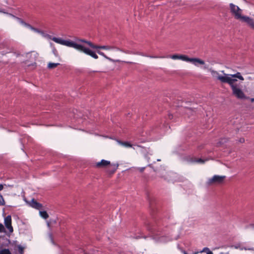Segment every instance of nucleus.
<instances>
[{"label":"nucleus","mask_w":254,"mask_h":254,"mask_svg":"<svg viewBox=\"0 0 254 254\" xmlns=\"http://www.w3.org/2000/svg\"><path fill=\"white\" fill-rule=\"evenodd\" d=\"M220 254H223V253H221Z\"/></svg>","instance_id":"nucleus-47"},{"label":"nucleus","mask_w":254,"mask_h":254,"mask_svg":"<svg viewBox=\"0 0 254 254\" xmlns=\"http://www.w3.org/2000/svg\"><path fill=\"white\" fill-rule=\"evenodd\" d=\"M110 162L105 160H102L100 162L96 163V166L98 168L105 167L110 165Z\"/></svg>","instance_id":"nucleus-11"},{"label":"nucleus","mask_w":254,"mask_h":254,"mask_svg":"<svg viewBox=\"0 0 254 254\" xmlns=\"http://www.w3.org/2000/svg\"><path fill=\"white\" fill-rule=\"evenodd\" d=\"M229 9L232 15L236 20L241 22H245L249 16L243 14V10L238 6L231 3L229 4Z\"/></svg>","instance_id":"nucleus-3"},{"label":"nucleus","mask_w":254,"mask_h":254,"mask_svg":"<svg viewBox=\"0 0 254 254\" xmlns=\"http://www.w3.org/2000/svg\"><path fill=\"white\" fill-rule=\"evenodd\" d=\"M0 254H11L8 249H4L0 251Z\"/></svg>","instance_id":"nucleus-21"},{"label":"nucleus","mask_w":254,"mask_h":254,"mask_svg":"<svg viewBox=\"0 0 254 254\" xmlns=\"http://www.w3.org/2000/svg\"><path fill=\"white\" fill-rule=\"evenodd\" d=\"M45 38L51 39L55 42L64 45L68 47L72 48L79 52H83L86 55L90 56L94 59H98V55L96 54L95 52L86 48L77 40L79 39H76L75 41H73L70 40H64L61 38L53 37L52 36L47 34L45 35Z\"/></svg>","instance_id":"nucleus-1"},{"label":"nucleus","mask_w":254,"mask_h":254,"mask_svg":"<svg viewBox=\"0 0 254 254\" xmlns=\"http://www.w3.org/2000/svg\"><path fill=\"white\" fill-rule=\"evenodd\" d=\"M206 254H213V253L211 251L209 250L207 252Z\"/></svg>","instance_id":"nucleus-38"},{"label":"nucleus","mask_w":254,"mask_h":254,"mask_svg":"<svg viewBox=\"0 0 254 254\" xmlns=\"http://www.w3.org/2000/svg\"><path fill=\"white\" fill-rule=\"evenodd\" d=\"M4 223L9 232L12 233L13 231V229L11 225V217L10 215H8L4 218Z\"/></svg>","instance_id":"nucleus-9"},{"label":"nucleus","mask_w":254,"mask_h":254,"mask_svg":"<svg viewBox=\"0 0 254 254\" xmlns=\"http://www.w3.org/2000/svg\"><path fill=\"white\" fill-rule=\"evenodd\" d=\"M118 143L125 147H131L132 145L128 142H122L119 140H117Z\"/></svg>","instance_id":"nucleus-16"},{"label":"nucleus","mask_w":254,"mask_h":254,"mask_svg":"<svg viewBox=\"0 0 254 254\" xmlns=\"http://www.w3.org/2000/svg\"><path fill=\"white\" fill-rule=\"evenodd\" d=\"M144 168H140V171L141 172H142V171H143L144 170Z\"/></svg>","instance_id":"nucleus-40"},{"label":"nucleus","mask_w":254,"mask_h":254,"mask_svg":"<svg viewBox=\"0 0 254 254\" xmlns=\"http://www.w3.org/2000/svg\"><path fill=\"white\" fill-rule=\"evenodd\" d=\"M207 69L210 72L213 78L219 80L222 83L224 82L227 73H225L224 70H221L220 71L222 73V74H221L219 72L213 69L212 68H209L208 67V69Z\"/></svg>","instance_id":"nucleus-6"},{"label":"nucleus","mask_w":254,"mask_h":254,"mask_svg":"<svg viewBox=\"0 0 254 254\" xmlns=\"http://www.w3.org/2000/svg\"><path fill=\"white\" fill-rule=\"evenodd\" d=\"M26 27H27L29 29H30L31 30L34 31V29H35V27H34L33 26H31L30 24H27V25H26Z\"/></svg>","instance_id":"nucleus-23"},{"label":"nucleus","mask_w":254,"mask_h":254,"mask_svg":"<svg viewBox=\"0 0 254 254\" xmlns=\"http://www.w3.org/2000/svg\"><path fill=\"white\" fill-rule=\"evenodd\" d=\"M18 249L20 253H22L23 252V248L21 246H18Z\"/></svg>","instance_id":"nucleus-32"},{"label":"nucleus","mask_w":254,"mask_h":254,"mask_svg":"<svg viewBox=\"0 0 254 254\" xmlns=\"http://www.w3.org/2000/svg\"><path fill=\"white\" fill-rule=\"evenodd\" d=\"M4 204V200L1 195L0 194V205H3Z\"/></svg>","instance_id":"nucleus-22"},{"label":"nucleus","mask_w":254,"mask_h":254,"mask_svg":"<svg viewBox=\"0 0 254 254\" xmlns=\"http://www.w3.org/2000/svg\"><path fill=\"white\" fill-rule=\"evenodd\" d=\"M39 34H41L43 37L45 38V35H47L43 31L40 30Z\"/></svg>","instance_id":"nucleus-29"},{"label":"nucleus","mask_w":254,"mask_h":254,"mask_svg":"<svg viewBox=\"0 0 254 254\" xmlns=\"http://www.w3.org/2000/svg\"><path fill=\"white\" fill-rule=\"evenodd\" d=\"M226 254H229V253L227 252V253H226Z\"/></svg>","instance_id":"nucleus-44"},{"label":"nucleus","mask_w":254,"mask_h":254,"mask_svg":"<svg viewBox=\"0 0 254 254\" xmlns=\"http://www.w3.org/2000/svg\"><path fill=\"white\" fill-rule=\"evenodd\" d=\"M196 162H198V163H203L204 162V161L201 159H199V160H197Z\"/></svg>","instance_id":"nucleus-37"},{"label":"nucleus","mask_w":254,"mask_h":254,"mask_svg":"<svg viewBox=\"0 0 254 254\" xmlns=\"http://www.w3.org/2000/svg\"><path fill=\"white\" fill-rule=\"evenodd\" d=\"M13 187V185H6V184H0V191L3 189H7L8 188H12Z\"/></svg>","instance_id":"nucleus-19"},{"label":"nucleus","mask_w":254,"mask_h":254,"mask_svg":"<svg viewBox=\"0 0 254 254\" xmlns=\"http://www.w3.org/2000/svg\"><path fill=\"white\" fill-rule=\"evenodd\" d=\"M39 214L41 217L45 219L48 218L49 217L48 213L45 211H40Z\"/></svg>","instance_id":"nucleus-17"},{"label":"nucleus","mask_w":254,"mask_h":254,"mask_svg":"<svg viewBox=\"0 0 254 254\" xmlns=\"http://www.w3.org/2000/svg\"><path fill=\"white\" fill-rule=\"evenodd\" d=\"M245 250H254V249H246V248H245Z\"/></svg>","instance_id":"nucleus-42"},{"label":"nucleus","mask_w":254,"mask_h":254,"mask_svg":"<svg viewBox=\"0 0 254 254\" xmlns=\"http://www.w3.org/2000/svg\"><path fill=\"white\" fill-rule=\"evenodd\" d=\"M168 241L166 240V238L164 237H162L160 238L159 242H166Z\"/></svg>","instance_id":"nucleus-25"},{"label":"nucleus","mask_w":254,"mask_h":254,"mask_svg":"<svg viewBox=\"0 0 254 254\" xmlns=\"http://www.w3.org/2000/svg\"><path fill=\"white\" fill-rule=\"evenodd\" d=\"M134 54H136V55H140V56H144V57H149V58H158L159 57H157V56H149L147 55H145L144 54H143V53H141V52H136L135 53H133Z\"/></svg>","instance_id":"nucleus-20"},{"label":"nucleus","mask_w":254,"mask_h":254,"mask_svg":"<svg viewBox=\"0 0 254 254\" xmlns=\"http://www.w3.org/2000/svg\"><path fill=\"white\" fill-rule=\"evenodd\" d=\"M8 14L9 16H10L11 17H12V18L16 19L18 22H19L21 24L24 26L25 27H26V25H27L28 23L25 22V21H24L22 19H21L18 17H16L12 14L8 13Z\"/></svg>","instance_id":"nucleus-14"},{"label":"nucleus","mask_w":254,"mask_h":254,"mask_svg":"<svg viewBox=\"0 0 254 254\" xmlns=\"http://www.w3.org/2000/svg\"><path fill=\"white\" fill-rule=\"evenodd\" d=\"M239 141L240 143H243V142H244V141H245V139H244V138H241L239 139Z\"/></svg>","instance_id":"nucleus-34"},{"label":"nucleus","mask_w":254,"mask_h":254,"mask_svg":"<svg viewBox=\"0 0 254 254\" xmlns=\"http://www.w3.org/2000/svg\"><path fill=\"white\" fill-rule=\"evenodd\" d=\"M198 253H199L198 252H195L193 253L192 254H198Z\"/></svg>","instance_id":"nucleus-39"},{"label":"nucleus","mask_w":254,"mask_h":254,"mask_svg":"<svg viewBox=\"0 0 254 254\" xmlns=\"http://www.w3.org/2000/svg\"><path fill=\"white\" fill-rule=\"evenodd\" d=\"M253 228H254V225H253Z\"/></svg>","instance_id":"nucleus-46"},{"label":"nucleus","mask_w":254,"mask_h":254,"mask_svg":"<svg viewBox=\"0 0 254 254\" xmlns=\"http://www.w3.org/2000/svg\"><path fill=\"white\" fill-rule=\"evenodd\" d=\"M27 57L31 59V61H35L38 57V54L37 53L32 52L27 54Z\"/></svg>","instance_id":"nucleus-15"},{"label":"nucleus","mask_w":254,"mask_h":254,"mask_svg":"<svg viewBox=\"0 0 254 254\" xmlns=\"http://www.w3.org/2000/svg\"><path fill=\"white\" fill-rule=\"evenodd\" d=\"M186 62L190 63L197 67H199V65H202L203 66L202 68L203 69H208V65L206 64L205 62L200 59L196 58H190L188 57Z\"/></svg>","instance_id":"nucleus-7"},{"label":"nucleus","mask_w":254,"mask_h":254,"mask_svg":"<svg viewBox=\"0 0 254 254\" xmlns=\"http://www.w3.org/2000/svg\"><path fill=\"white\" fill-rule=\"evenodd\" d=\"M158 161H160V159H158L157 160Z\"/></svg>","instance_id":"nucleus-45"},{"label":"nucleus","mask_w":254,"mask_h":254,"mask_svg":"<svg viewBox=\"0 0 254 254\" xmlns=\"http://www.w3.org/2000/svg\"><path fill=\"white\" fill-rule=\"evenodd\" d=\"M111 166H113L114 169V172H115L117 169V168L119 166V164H112V165H111Z\"/></svg>","instance_id":"nucleus-26"},{"label":"nucleus","mask_w":254,"mask_h":254,"mask_svg":"<svg viewBox=\"0 0 254 254\" xmlns=\"http://www.w3.org/2000/svg\"><path fill=\"white\" fill-rule=\"evenodd\" d=\"M4 232V227L2 224H0V232Z\"/></svg>","instance_id":"nucleus-24"},{"label":"nucleus","mask_w":254,"mask_h":254,"mask_svg":"<svg viewBox=\"0 0 254 254\" xmlns=\"http://www.w3.org/2000/svg\"><path fill=\"white\" fill-rule=\"evenodd\" d=\"M225 178V176L214 175L208 180L207 184L209 186L219 185L224 182Z\"/></svg>","instance_id":"nucleus-8"},{"label":"nucleus","mask_w":254,"mask_h":254,"mask_svg":"<svg viewBox=\"0 0 254 254\" xmlns=\"http://www.w3.org/2000/svg\"><path fill=\"white\" fill-rule=\"evenodd\" d=\"M53 53H54V55L56 56H58V52H57V50L56 49H54L53 50Z\"/></svg>","instance_id":"nucleus-33"},{"label":"nucleus","mask_w":254,"mask_h":254,"mask_svg":"<svg viewBox=\"0 0 254 254\" xmlns=\"http://www.w3.org/2000/svg\"><path fill=\"white\" fill-rule=\"evenodd\" d=\"M51 222L50 221H47V225L48 227L49 228V229H51Z\"/></svg>","instance_id":"nucleus-30"},{"label":"nucleus","mask_w":254,"mask_h":254,"mask_svg":"<svg viewBox=\"0 0 254 254\" xmlns=\"http://www.w3.org/2000/svg\"><path fill=\"white\" fill-rule=\"evenodd\" d=\"M40 30H41L35 28L34 30V32L39 34V32H40Z\"/></svg>","instance_id":"nucleus-31"},{"label":"nucleus","mask_w":254,"mask_h":254,"mask_svg":"<svg viewBox=\"0 0 254 254\" xmlns=\"http://www.w3.org/2000/svg\"><path fill=\"white\" fill-rule=\"evenodd\" d=\"M237 79L241 81L244 80V78L239 72L235 74H227L224 83L228 84L231 88L239 85L237 84Z\"/></svg>","instance_id":"nucleus-4"},{"label":"nucleus","mask_w":254,"mask_h":254,"mask_svg":"<svg viewBox=\"0 0 254 254\" xmlns=\"http://www.w3.org/2000/svg\"><path fill=\"white\" fill-rule=\"evenodd\" d=\"M210 250L208 248H204L202 251L200 252V253L206 252Z\"/></svg>","instance_id":"nucleus-27"},{"label":"nucleus","mask_w":254,"mask_h":254,"mask_svg":"<svg viewBox=\"0 0 254 254\" xmlns=\"http://www.w3.org/2000/svg\"><path fill=\"white\" fill-rule=\"evenodd\" d=\"M30 205L37 209H40L42 207V204L35 201L34 199H32L30 202Z\"/></svg>","instance_id":"nucleus-12"},{"label":"nucleus","mask_w":254,"mask_h":254,"mask_svg":"<svg viewBox=\"0 0 254 254\" xmlns=\"http://www.w3.org/2000/svg\"><path fill=\"white\" fill-rule=\"evenodd\" d=\"M232 95L239 100H245L248 98L245 93L244 91L242 89L240 85L231 88Z\"/></svg>","instance_id":"nucleus-5"},{"label":"nucleus","mask_w":254,"mask_h":254,"mask_svg":"<svg viewBox=\"0 0 254 254\" xmlns=\"http://www.w3.org/2000/svg\"><path fill=\"white\" fill-rule=\"evenodd\" d=\"M39 34H41L43 37L45 38V35H47L43 31L40 30Z\"/></svg>","instance_id":"nucleus-28"},{"label":"nucleus","mask_w":254,"mask_h":254,"mask_svg":"<svg viewBox=\"0 0 254 254\" xmlns=\"http://www.w3.org/2000/svg\"><path fill=\"white\" fill-rule=\"evenodd\" d=\"M181 252L183 254H188V253H187L186 251H185V250H183V249H181Z\"/></svg>","instance_id":"nucleus-36"},{"label":"nucleus","mask_w":254,"mask_h":254,"mask_svg":"<svg viewBox=\"0 0 254 254\" xmlns=\"http://www.w3.org/2000/svg\"><path fill=\"white\" fill-rule=\"evenodd\" d=\"M59 65H60L59 63H49L48 64V68L49 69H53L56 68Z\"/></svg>","instance_id":"nucleus-18"},{"label":"nucleus","mask_w":254,"mask_h":254,"mask_svg":"<svg viewBox=\"0 0 254 254\" xmlns=\"http://www.w3.org/2000/svg\"><path fill=\"white\" fill-rule=\"evenodd\" d=\"M49 236L52 242H53V238H52V234L51 233H50L49 234Z\"/></svg>","instance_id":"nucleus-35"},{"label":"nucleus","mask_w":254,"mask_h":254,"mask_svg":"<svg viewBox=\"0 0 254 254\" xmlns=\"http://www.w3.org/2000/svg\"><path fill=\"white\" fill-rule=\"evenodd\" d=\"M245 23L254 30V20L253 18L248 17Z\"/></svg>","instance_id":"nucleus-13"},{"label":"nucleus","mask_w":254,"mask_h":254,"mask_svg":"<svg viewBox=\"0 0 254 254\" xmlns=\"http://www.w3.org/2000/svg\"><path fill=\"white\" fill-rule=\"evenodd\" d=\"M188 56L185 55H178V54H175L171 56H170L169 58L172 59L174 60H180L186 62Z\"/></svg>","instance_id":"nucleus-10"},{"label":"nucleus","mask_w":254,"mask_h":254,"mask_svg":"<svg viewBox=\"0 0 254 254\" xmlns=\"http://www.w3.org/2000/svg\"><path fill=\"white\" fill-rule=\"evenodd\" d=\"M78 42H81L83 43H85L87 45H88L90 47H91L92 49L97 50V53L100 56L104 57L105 59H107L109 61L112 62V63H121V62H124L126 63H132L131 62H125V61H122L120 60H114L113 59L107 56H106L103 52H101L100 50H105L107 51H111L115 50L116 51H119L120 52H122L123 53H124L127 54H133L132 52L129 50H126L125 49L120 48L119 47H116V46H109V45H103V46H99V45H96L93 44L91 42L87 40H85L84 39H79L77 40Z\"/></svg>","instance_id":"nucleus-2"},{"label":"nucleus","mask_w":254,"mask_h":254,"mask_svg":"<svg viewBox=\"0 0 254 254\" xmlns=\"http://www.w3.org/2000/svg\"><path fill=\"white\" fill-rule=\"evenodd\" d=\"M248 79H249V80H252L253 78H252L251 77H248Z\"/></svg>","instance_id":"nucleus-41"},{"label":"nucleus","mask_w":254,"mask_h":254,"mask_svg":"<svg viewBox=\"0 0 254 254\" xmlns=\"http://www.w3.org/2000/svg\"><path fill=\"white\" fill-rule=\"evenodd\" d=\"M251 101L252 102H254V98H252L251 99Z\"/></svg>","instance_id":"nucleus-43"}]
</instances>
